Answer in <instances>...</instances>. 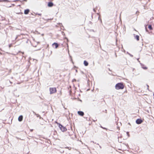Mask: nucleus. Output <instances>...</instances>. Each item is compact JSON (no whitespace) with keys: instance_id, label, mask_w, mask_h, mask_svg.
<instances>
[{"instance_id":"20","label":"nucleus","mask_w":154,"mask_h":154,"mask_svg":"<svg viewBox=\"0 0 154 154\" xmlns=\"http://www.w3.org/2000/svg\"><path fill=\"white\" fill-rule=\"evenodd\" d=\"M94 11H95V10L94 9Z\"/></svg>"},{"instance_id":"11","label":"nucleus","mask_w":154,"mask_h":154,"mask_svg":"<svg viewBox=\"0 0 154 154\" xmlns=\"http://www.w3.org/2000/svg\"><path fill=\"white\" fill-rule=\"evenodd\" d=\"M134 38L137 41L139 40V36L138 35H135Z\"/></svg>"},{"instance_id":"4","label":"nucleus","mask_w":154,"mask_h":154,"mask_svg":"<svg viewBox=\"0 0 154 154\" xmlns=\"http://www.w3.org/2000/svg\"><path fill=\"white\" fill-rule=\"evenodd\" d=\"M143 122V121L141 119H137L136 120V122L137 124H141Z\"/></svg>"},{"instance_id":"8","label":"nucleus","mask_w":154,"mask_h":154,"mask_svg":"<svg viewBox=\"0 0 154 154\" xmlns=\"http://www.w3.org/2000/svg\"><path fill=\"white\" fill-rule=\"evenodd\" d=\"M53 5L54 4L52 2H50L48 3V5L49 7H52L53 6Z\"/></svg>"},{"instance_id":"22","label":"nucleus","mask_w":154,"mask_h":154,"mask_svg":"<svg viewBox=\"0 0 154 154\" xmlns=\"http://www.w3.org/2000/svg\"><path fill=\"white\" fill-rule=\"evenodd\" d=\"M0 62H1V61H0Z\"/></svg>"},{"instance_id":"2","label":"nucleus","mask_w":154,"mask_h":154,"mask_svg":"<svg viewBox=\"0 0 154 154\" xmlns=\"http://www.w3.org/2000/svg\"><path fill=\"white\" fill-rule=\"evenodd\" d=\"M50 93L51 94L57 92V88L55 87H50L49 88Z\"/></svg>"},{"instance_id":"16","label":"nucleus","mask_w":154,"mask_h":154,"mask_svg":"<svg viewBox=\"0 0 154 154\" xmlns=\"http://www.w3.org/2000/svg\"><path fill=\"white\" fill-rule=\"evenodd\" d=\"M30 131H33V129H31L30 130Z\"/></svg>"},{"instance_id":"13","label":"nucleus","mask_w":154,"mask_h":154,"mask_svg":"<svg viewBox=\"0 0 154 154\" xmlns=\"http://www.w3.org/2000/svg\"><path fill=\"white\" fill-rule=\"evenodd\" d=\"M148 28L150 30H152V26L150 25H148Z\"/></svg>"},{"instance_id":"19","label":"nucleus","mask_w":154,"mask_h":154,"mask_svg":"<svg viewBox=\"0 0 154 154\" xmlns=\"http://www.w3.org/2000/svg\"><path fill=\"white\" fill-rule=\"evenodd\" d=\"M147 87H148V88H149V86L148 85H147Z\"/></svg>"},{"instance_id":"7","label":"nucleus","mask_w":154,"mask_h":154,"mask_svg":"<svg viewBox=\"0 0 154 154\" xmlns=\"http://www.w3.org/2000/svg\"><path fill=\"white\" fill-rule=\"evenodd\" d=\"M23 119V116L21 115L18 118V120L19 122H21L22 121Z\"/></svg>"},{"instance_id":"14","label":"nucleus","mask_w":154,"mask_h":154,"mask_svg":"<svg viewBox=\"0 0 154 154\" xmlns=\"http://www.w3.org/2000/svg\"><path fill=\"white\" fill-rule=\"evenodd\" d=\"M13 46V45L12 44H11L9 45V48H11Z\"/></svg>"},{"instance_id":"17","label":"nucleus","mask_w":154,"mask_h":154,"mask_svg":"<svg viewBox=\"0 0 154 154\" xmlns=\"http://www.w3.org/2000/svg\"><path fill=\"white\" fill-rule=\"evenodd\" d=\"M32 45H33V46H34V47H36V46H34V45H33V43H32Z\"/></svg>"},{"instance_id":"21","label":"nucleus","mask_w":154,"mask_h":154,"mask_svg":"<svg viewBox=\"0 0 154 154\" xmlns=\"http://www.w3.org/2000/svg\"><path fill=\"white\" fill-rule=\"evenodd\" d=\"M5 1H6L7 0H5Z\"/></svg>"},{"instance_id":"18","label":"nucleus","mask_w":154,"mask_h":154,"mask_svg":"<svg viewBox=\"0 0 154 154\" xmlns=\"http://www.w3.org/2000/svg\"><path fill=\"white\" fill-rule=\"evenodd\" d=\"M24 1H27V0H24Z\"/></svg>"},{"instance_id":"1","label":"nucleus","mask_w":154,"mask_h":154,"mask_svg":"<svg viewBox=\"0 0 154 154\" xmlns=\"http://www.w3.org/2000/svg\"><path fill=\"white\" fill-rule=\"evenodd\" d=\"M125 85L123 82L118 83L115 85V88L116 90L123 89Z\"/></svg>"},{"instance_id":"3","label":"nucleus","mask_w":154,"mask_h":154,"mask_svg":"<svg viewBox=\"0 0 154 154\" xmlns=\"http://www.w3.org/2000/svg\"><path fill=\"white\" fill-rule=\"evenodd\" d=\"M55 123L59 125V127L62 131H65L67 130V129L65 127H63L62 125L58 123L57 122H56Z\"/></svg>"},{"instance_id":"5","label":"nucleus","mask_w":154,"mask_h":154,"mask_svg":"<svg viewBox=\"0 0 154 154\" xmlns=\"http://www.w3.org/2000/svg\"><path fill=\"white\" fill-rule=\"evenodd\" d=\"M78 113L79 115L81 116H83L84 114V113L83 112L81 111H78Z\"/></svg>"},{"instance_id":"12","label":"nucleus","mask_w":154,"mask_h":154,"mask_svg":"<svg viewBox=\"0 0 154 154\" xmlns=\"http://www.w3.org/2000/svg\"><path fill=\"white\" fill-rule=\"evenodd\" d=\"M142 66V68L144 69H147V67L143 65Z\"/></svg>"},{"instance_id":"6","label":"nucleus","mask_w":154,"mask_h":154,"mask_svg":"<svg viewBox=\"0 0 154 154\" xmlns=\"http://www.w3.org/2000/svg\"><path fill=\"white\" fill-rule=\"evenodd\" d=\"M52 45L53 47H55V48H57L59 46L58 44L57 43H54Z\"/></svg>"},{"instance_id":"9","label":"nucleus","mask_w":154,"mask_h":154,"mask_svg":"<svg viewBox=\"0 0 154 154\" xmlns=\"http://www.w3.org/2000/svg\"><path fill=\"white\" fill-rule=\"evenodd\" d=\"M29 12V9H27L25 10L24 13L25 14H28Z\"/></svg>"},{"instance_id":"15","label":"nucleus","mask_w":154,"mask_h":154,"mask_svg":"<svg viewBox=\"0 0 154 154\" xmlns=\"http://www.w3.org/2000/svg\"><path fill=\"white\" fill-rule=\"evenodd\" d=\"M76 80L75 79H74L72 80V82H76Z\"/></svg>"},{"instance_id":"10","label":"nucleus","mask_w":154,"mask_h":154,"mask_svg":"<svg viewBox=\"0 0 154 154\" xmlns=\"http://www.w3.org/2000/svg\"><path fill=\"white\" fill-rule=\"evenodd\" d=\"M84 65H85V66H87L88 65V63L86 60L84 61Z\"/></svg>"}]
</instances>
